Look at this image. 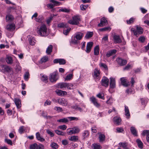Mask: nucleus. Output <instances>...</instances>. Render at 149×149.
<instances>
[{"instance_id":"obj_22","label":"nucleus","mask_w":149,"mask_h":149,"mask_svg":"<svg viewBox=\"0 0 149 149\" xmlns=\"http://www.w3.org/2000/svg\"><path fill=\"white\" fill-rule=\"evenodd\" d=\"M125 115L127 118H129L130 116V114L128 107L126 106H125Z\"/></svg>"},{"instance_id":"obj_58","label":"nucleus","mask_w":149,"mask_h":149,"mask_svg":"<svg viewBox=\"0 0 149 149\" xmlns=\"http://www.w3.org/2000/svg\"><path fill=\"white\" fill-rule=\"evenodd\" d=\"M54 109L58 112H62L63 111L62 108L58 107H55L54 108Z\"/></svg>"},{"instance_id":"obj_46","label":"nucleus","mask_w":149,"mask_h":149,"mask_svg":"<svg viewBox=\"0 0 149 149\" xmlns=\"http://www.w3.org/2000/svg\"><path fill=\"white\" fill-rule=\"evenodd\" d=\"M43 17L42 16H39L38 17L36 18V22L40 23H42V19Z\"/></svg>"},{"instance_id":"obj_39","label":"nucleus","mask_w":149,"mask_h":149,"mask_svg":"<svg viewBox=\"0 0 149 149\" xmlns=\"http://www.w3.org/2000/svg\"><path fill=\"white\" fill-rule=\"evenodd\" d=\"M6 61L8 64H11L13 63V59L12 57L8 56L6 58Z\"/></svg>"},{"instance_id":"obj_41","label":"nucleus","mask_w":149,"mask_h":149,"mask_svg":"<svg viewBox=\"0 0 149 149\" xmlns=\"http://www.w3.org/2000/svg\"><path fill=\"white\" fill-rule=\"evenodd\" d=\"M93 34L92 32H88L85 36V38L86 39L90 38L93 36Z\"/></svg>"},{"instance_id":"obj_37","label":"nucleus","mask_w":149,"mask_h":149,"mask_svg":"<svg viewBox=\"0 0 149 149\" xmlns=\"http://www.w3.org/2000/svg\"><path fill=\"white\" fill-rule=\"evenodd\" d=\"M29 42L30 44L32 45H34L35 43V40L33 37H32L31 36H29Z\"/></svg>"},{"instance_id":"obj_49","label":"nucleus","mask_w":149,"mask_h":149,"mask_svg":"<svg viewBox=\"0 0 149 149\" xmlns=\"http://www.w3.org/2000/svg\"><path fill=\"white\" fill-rule=\"evenodd\" d=\"M48 77L46 76L43 75L42 76L41 80L45 83L47 82Z\"/></svg>"},{"instance_id":"obj_23","label":"nucleus","mask_w":149,"mask_h":149,"mask_svg":"<svg viewBox=\"0 0 149 149\" xmlns=\"http://www.w3.org/2000/svg\"><path fill=\"white\" fill-rule=\"evenodd\" d=\"M142 135L145 136L146 135V139L147 141L149 143V130H144L143 131Z\"/></svg>"},{"instance_id":"obj_6","label":"nucleus","mask_w":149,"mask_h":149,"mask_svg":"<svg viewBox=\"0 0 149 149\" xmlns=\"http://www.w3.org/2000/svg\"><path fill=\"white\" fill-rule=\"evenodd\" d=\"M109 79L106 77H103L101 80V84L102 86L107 87L108 86Z\"/></svg>"},{"instance_id":"obj_53","label":"nucleus","mask_w":149,"mask_h":149,"mask_svg":"<svg viewBox=\"0 0 149 149\" xmlns=\"http://www.w3.org/2000/svg\"><path fill=\"white\" fill-rule=\"evenodd\" d=\"M55 133L59 135H61L62 136H64L65 135V133L60 130H56L55 131Z\"/></svg>"},{"instance_id":"obj_24","label":"nucleus","mask_w":149,"mask_h":149,"mask_svg":"<svg viewBox=\"0 0 149 149\" xmlns=\"http://www.w3.org/2000/svg\"><path fill=\"white\" fill-rule=\"evenodd\" d=\"M113 38L115 42L119 43L121 42V40L120 36L118 35H114L113 36Z\"/></svg>"},{"instance_id":"obj_18","label":"nucleus","mask_w":149,"mask_h":149,"mask_svg":"<svg viewBox=\"0 0 149 149\" xmlns=\"http://www.w3.org/2000/svg\"><path fill=\"white\" fill-rule=\"evenodd\" d=\"M93 42H88L87 43L86 46V50L87 53H89L90 52L93 46Z\"/></svg>"},{"instance_id":"obj_32","label":"nucleus","mask_w":149,"mask_h":149,"mask_svg":"<svg viewBox=\"0 0 149 149\" xmlns=\"http://www.w3.org/2000/svg\"><path fill=\"white\" fill-rule=\"evenodd\" d=\"M130 131L131 133L134 136H137V132L135 127H130Z\"/></svg>"},{"instance_id":"obj_45","label":"nucleus","mask_w":149,"mask_h":149,"mask_svg":"<svg viewBox=\"0 0 149 149\" xmlns=\"http://www.w3.org/2000/svg\"><path fill=\"white\" fill-rule=\"evenodd\" d=\"M105 136L104 134H100L99 136V141L100 142H102L104 140Z\"/></svg>"},{"instance_id":"obj_4","label":"nucleus","mask_w":149,"mask_h":149,"mask_svg":"<svg viewBox=\"0 0 149 149\" xmlns=\"http://www.w3.org/2000/svg\"><path fill=\"white\" fill-rule=\"evenodd\" d=\"M81 19L79 16H74L72 17V19L69 20L68 22L72 25H78L79 24V22Z\"/></svg>"},{"instance_id":"obj_62","label":"nucleus","mask_w":149,"mask_h":149,"mask_svg":"<svg viewBox=\"0 0 149 149\" xmlns=\"http://www.w3.org/2000/svg\"><path fill=\"white\" fill-rule=\"evenodd\" d=\"M52 102L49 100H47L45 102L44 106H46L48 105H50Z\"/></svg>"},{"instance_id":"obj_33","label":"nucleus","mask_w":149,"mask_h":149,"mask_svg":"<svg viewBox=\"0 0 149 149\" xmlns=\"http://www.w3.org/2000/svg\"><path fill=\"white\" fill-rule=\"evenodd\" d=\"M91 147L93 149H101L102 148L100 144L96 143L93 144Z\"/></svg>"},{"instance_id":"obj_9","label":"nucleus","mask_w":149,"mask_h":149,"mask_svg":"<svg viewBox=\"0 0 149 149\" xmlns=\"http://www.w3.org/2000/svg\"><path fill=\"white\" fill-rule=\"evenodd\" d=\"M90 100L94 105L97 108H99L100 107V104L98 102L97 99L94 97H90Z\"/></svg>"},{"instance_id":"obj_7","label":"nucleus","mask_w":149,"mask_h":149,"mask_svg":"<svg viewBox=\"0 0 149 149\" xmlns=\"http://www.w3.org/2000/svg\"><path fill=\"white\" fill-rule=\"evenodd\" d=\"M49 78L50 81L52 82L56 81L58 79L57 77L56 72H54L53 73L50 74Z\"/></svg>"},{"instance_id":"obj_27","label":"nucleus","mask_w":149,"mask_h":149,"mask_svg":"<svg viewBox=\"0 0 149 149\" xmlns=\"http://www.w3.org/2000/svg\"><path fill=\"white\" fill-rule=\"evenodd\" d=\"M36 138L38 140L41 142H43L45 141V139L42 137L39 132H38L36 134Z\"/></svg>"},{"instance_id":"obj_31","label":"nucleus","mask_w":149,"mask_h":149,"mask_svg":"<svg viewBox=\"0 0 149 149\" xmlns=\"http://www.w3.org/2000/svg\"><path fill=\"white\" fill-rule=\"evenodd\" d=\"M49 60V58L47 56H45L42 57L40 61V63H42L47 61Z\"/></svg>"},{"instance_id":"obj_12","label":"nucleus","mask_w":149,"mask_h":149,"mask_svg":"<svg viewBox=\"0 0 149 149\" xmlns=\"http://www.w3.org/2000/svg\"><path fill=\"white\" fill-rule=\"evenodd\" d=\"M116 61L121 66L124 65L127 63V61L126 60L120 58H117L116 59Z\"/></svg>"},{"instance_id":"obj_28","label":"nucleus","mask_w":149,"mask_h":149,"mask_svg":"<svg viewBox=\"0 0 149 149\" xmlns=\"http://www.w3.org/2000/svg\"><path fill=\"white\" fill-rule=\"evenodd\" d=\"M6 19L7 22H10L13 21V18L12 15H8L6 17Z\"/></svg>"},{"instance_id":"obj_30","label":"nucleus","mask_w":149,"mask_h":149,"mask_svg":"<svg viewBox=\"0 0 149 149\" xmlns=\"http://www.w3.org/2000/svg\"><path fill=\"white\" fill-rule=\"evenodd\" d=\"M3 68L4 71L7 72H10L12 70L10 67L7 65H3Z\"/></svg>"},{"instance_id":"obj_21","label":"nucleus","mask_w":149,"mask_h":149,"mask_svg":"<svg viewBox=\"0 0 149 149\" xmlns=\"http://www.w3.org/2000/svg\"><path fill=\"white\" fill-rule=\"evenodd\" d=\"M116 52V50L115 49H112L108 51L106 54V56L109 57L115 54Z\"/></svg>"},{"instance_id":"obj_64","label":"nucleus","mask_w":149,"mask_h":149,"mask_svg":"<svg viewBox=\"0 0 149 149\" xmlns=\"http://www.w3.org/2000/svg\"><path fill=\"white\" fill-rule=\"evenodd\" d=\"M130 82L131 84V86L132 87H133L134 86V85L135 83V81L134 79V78L132 77L131 78V81H130Z\"/></svg>"},{"instance_id":"obj_5","label":"nucleus","mask_w":149,"mask_h":149,"mask_svg":"<svg viewBox=\"0 0 149 149\" xmlns=\"http://www.w3.org/2000/svg\"><path fill=\"white\" fill-rule=\"evenodd\" d=\"M136 29L132 28L131 31L133 32L134 35L138 36V35L142 34L143 31V29L141 27L138 26H136Z\"/></svg>"},{"instance_id":"obj_57","label":"nucleus","mask_w":149,"mask_h":149,"mask_svg":"<svg viewBox=\"0 0 149 149\" xmlns=\"http://www.w3.org/2000/svg\"><path fill=\"white\" fill-rule=\"evenodd\" d=\"M70 28H68L66 29H64L63 31V34L66 35H68V33L69 32H70Z\"/></svg>"},{"instance_id":"obj_15","label":"nucleus","mask_w":149,"mask_h":149,"mask_svg":"<svg viewBox=\"0 0 149 149\" xmlns=\"http://www.w3.org/2000/svg\"><path fill=\"white\" fill-rule=\"evenodd\" d=\"M110 87L112 88H114L116 87V82L115 79L113 77L110 78Z\"/></svg>"},{"instance_id":"obj_47","label":"nucleus","mask_w":149,"mask_h":149,"mask_svg":"<svg viewBox=\"0 0 149 149\" xmlns=\"http://www.w3.org/2000/svg\"><path fill=\"white\" fill-rule=\"evenodd\" d=\"M73 75L72 74H70L68 75L65 79V81L70 80L72 78Z\"/></svg>"},{"instance_id":"obj_17","label":"nucleus","mask_w":149,"mask_h":149,"mask_svg":"<svg viewBox=\"0 0 149 149\" xmlns=\"http://www.w3.org/2000/svg\"><path fill=\"white\" fill-rule=\"evenodd\" d=\"M54 63H59L60 65L64 64L66 63L65 60L63 59H55L53 61Z\"/></svg>"},{"instance_id":"obj_2","label":"nucleus","mask_w":149,"mask_h":149,"mask_svg":"<svg viewBox=\"0 0 149 149\" xmlns=\"http://www.w3.org/2000/svg\"><path fill=\"white\" fill-rule=\"evenodd\" d=\"M58 86L61 89L63 90H65L66 88L71 90L74 88V85L70 83L62 82L58 84Z\"/></svg>"},{"instance_id":"obj_25","label":"nucleus","mask_w":149,"mask_h":149,"mask_svg":"<svg viewBox=\"0 0 149 149\" xmlns=\"http://www.w3.org/2000/svg\"><path fill=\"white\" fill-rule=\"evenodd\" d=\"M100 72V70L95 68L94 71V77L97 79L99 78Z\"/></svg>"},{"instance_id":"obj_3","label":"nucleus","mask_w":149,"mask_h":149,"mask_svg":"<svg viewBox=\"0 0 149 149\" xmlns=\"http://www.w3.org/2000/svg\"><path fill=\"white\" fill-rule=\"evenodd\" d=\"M84 36V34L80 32H76L74 35V38L72 39L71 42L74 44H77V41L81 40Z\"/></svg>"},{"instance_id":"obj_19","label":"nucleus","mask_w":149,"mask_h":149,"mask_svg":"<svg viewBox=\"0 0 149 149\" xmlns=\"http://www.w3.org/2000/svg\"><path fill=\"white\" fill-rule=\"evenodd\" d=\"M14 102L18 109H19L21 107V101L20 99L18 98H15Z\"/></svg>"},{"instance_id":"obj_56","label":"nucleus","mask_w":149,"mask_h":149,"mask_svg":"<svg viewBox=\"0 0 149 149\" xmlns=\"http://www.w3.org/2000/svg\"><path fill=\"white\" fill-rule=\"evenodd\" d=\"M29 76V73L28 72H26L24 76V79L25 80L27 81Z\"/></svg>"},{"instance_id":"obj_38","label":"nucleus","mask_w":149,"mask_h":149,"mask_svg":"<svg viewBox=\"0 0 149 149\" xmlns=\"http://www.w3.org/2000/svg\"><path fill=\"white\" fill-rule=\"evenodd\" d=\"M99 48L98 45L96 46L94 49V54L97 55L99 54Z\"/></svg>"},{"instance_id":"obj_8","label":"nucleus","mask_w":149,"mask_h":149,"mask_svg":"<svg viewBox=\"0 0 149 149\" xmlns=\"http://www.w3.org/2000/svg\"><path fill=\"white\" fill-rule=\"evenodd\" d=\"M107 21L104 17H102L100 20V22L98 24L97 26L98 27H102L106 25L107 24Z\"/></svg>"},{"instance_id":"obj_61","label":"nucleus","mask_w":149,"mask_h":149,"mask_svg":"<svg viewBox=\"0 0 149 149\" xmlns=\"http://www.w3.org/2000/svg\"><path fill=\"white\" fill-rule=\"evenodd\" d=\"M47 133L49 134L51 136L53 137L54 136V134L49 130H46Z\"/></svg>"},{"instance_id":"obj_44","label":"nucleus","mask_w":149,"mask_h":149,"mask_svg":"<svg viewBox=\"0 0 149 149\" xmlns=\"http://www.w3.org/2000/svg\"><path fill=\"white\" fill-rule=\"evenodd\" d=\"M111 28L110 27H106L99 29V30L101 31H111Z\"/></svg>"},{"instance_id":"obj_16","label":"nucleus","mask_w":149,"mask_h":149,"mask_svg":"<svg viewBox=\"0 0 149 149\" xmlns=\"http://www.w3.org/2000/svg\"><path fill=\"white\" fill-rule=\"evenodd\" d=\"M6 29L8 31H13L15 29V24L14 23L9 24L6 26Z\"/></svg>"},{"instance_id":"obj_10","label":"nucleus","mask_w":149,"mask_h":149,"mask_svg":"<svg viewBox=\"0 0 149 149\" xmlns=\"http://www.w3.org/2000/svg\"><path fill=\"white\" fill-rule=\"evenodd\" d=\"M58 103L64 106H66L68 105V102L66 99L64 98H60L58 99Z\"/></svg>"},{"instance_id":"obj_13","label":"nucleus","mask_w":149,"mask_h":149,"mask_svg":"<svg viewBox=\"0 0 149 149\" xmlns=\"http://www.w3.org/2000/svg\"><path fill=\"white\" fill-rule=\"evenodd\" d=\"M120 81L121 84L125 87H127L130 85V82L127 81L126 79L124 77L121 78Z\"/></svg>"},{"instance_id":"obj_50","label":"nucleus","mask_w":149,"mask_h":149,"mask_svg":"<svg viewBox=\"0 0 149 149\" xmlns=\"http://www.w3.org/2000/svg\"><path fill=\"white\" fill-rule=\"evenodd\" d=\"M51 146L52 148L54 149H57L58 148V146L57 144L55 143H53L51 144Z\"/></svg>"},{"instance_id":"obj_34","label":"nucleus","mask_w":149,"mask_h":149,"mask_svg":"<svg viewBox=\"0 0 149 149\" xmlns=\"http://www.w3.org/2000/svg\"><path fill=\"white\" fill-rule=\"evenodd\" d=\"M89 134V133L88 130H85L82 133V137L83 139H84L88 137Z\"/></svg>"},{"instance_id":"obj_20","label":"nucleus","mask_w":149,"mask_h":149,"mask_svg":"<svg viewBox=\"0 0 149 149\" xmlns=\"http://www.w3.org/2000/svg\"><path fill=\"white\" fill-rule=\"evenodd\" d=\"M121 120L120 118L116 116L113 118V121L117 125H120Z\"/></svg>"},{"instance_id":"obj_36","label":"nucleus","mask_w":149,"mask_h":149,"mask_svg":"<svg viewBox=\"0 0 149 149\" xmlns=\"http://www.w3.org/2000/svg\"><path fill=\"white\" fill-rule=\"evenodd\" d=\"M70 141H76L78 140V137L77 136H71L69 138Z\"/></svg>"},{"instance_id":"obj_35","label":"nucleus","mask_w":149,"mask_h":149,"mask_svg":"<svg viewBox=\"0 0 149 149\" xmlns=\"http://www.w3.org/2000/svg\"><path fill=\"white\" fill-rule=\"evenodd\" d=\"M136 141L138 147L141 149L143 148V144L142 142L139 139H137Z\"/></svg>"},{"instance_id":"obj_40","label":"nucleus","mask_w":149,"mask_h":149,"mask_svg":"<svg viewBox=\"0 0 149 149\" xmlns=\"http://www.w3.org/2000/svg\"><path fill=\"white\" fill-rule=\"evenodd\" d=\"M68 117L67 118H64L58 120L57 121L58 122L66 123L68 122L69 120L68 119Z\"/></svg>"},{"instance_id":"obj_60","label":"nucleus","mask_w":149,"mask_h":149,"mask_svg":"<svg viewBox=\"0 0 149 149\" xmlns=\"http://www.w3.org/2000/svg\"><path fill=\"white\" fill-rule=\"evenodd\" d=\"M67 134H74L73 132V129L72 128H70V129H68L67 130Z\"/></svg>"},{"instance_id":"obj_55","label":"nucleus","mask_w":149,"mask_h":149,"mask_svg":"<svg viewBox=\"0 0 149 149\" xmlns=\"http://www.w3.org/2000/svg\"><path fill=\"white\" fill-rule=\"evenodd\" d=\"M134 18H131L129 20H127V22L128 24H130L131 23H133L134 21Z\"/></svg>"},{"instance_id":"obj_11","label":"nucleus","mask_w":149,"mask_h":149,"mask_svg":"<svg viewBox=\"0 0 149 149\" xmlns=\"http://www.w3.org/2000/svg\"><path fill=\"white\" fill-rule=\"evenodd\" d=\"M50 1L53 3V4L48 3L47 5V7L50 8H52L55 6L58 5V2L54 0H51Z\"/></svg>"},{"instance_id":"obj_52","label":"nucleus","mask_w":149,"mask_h":149,"mask_svg":"<svg viewBox=\"0 0 149 149\" xmlns=\"http://www.w3.org/2000/svg\"><path fill=\"white\" fill-rule=\"evenodd\" d=\"M119 145L124 149L127 147V144L126 143L120 142L119 143Z\"/></svg>"},{"instance_id":"obj_48","label":"nucleus","mask_w":149,"mask_h":149,"mask_svg":"<svg viewBox=\"0 0 149 149\" xmlns=\"http://www.w3.org/2000/svg\"><path fill=\"white\" fill-rule=\"evenodd\" d=\"M59 12H63L68 13L70 11L69 9L65 8H62L59 9Z\"/></svg>"},{"instance_id":"obj_63","label":"nucleus","mask_w":149,"mask_h":149,"mask_svg":"<svg viewBox=\"0 0 149 149\" xmlns=\"http://www.w3.org/2000/svg\"><path fill=\"white\" fill-rule=\"evenodd\" d=\"M67 127V126L65 125H60V126H58V128L62 130H65L66 129Z\"/></svg>"},{"instance_id":"obj_1","label":"nucleus","mask_w":149,"mask_h":149,"mask_svg":"<svg viewBox=\"0 0 149 149\" xmlns=\"http://www.w3.org/2000/svg\"><path fill=\"white\" fill-rule=\"evenodd\" d=\"M37 32L39 35L42 36H46L49 34V33L47 31V29L44 24L38 27Z\"/></svg>"},{"instance_id":"obj_29","label":"nucleus","mask_w":149,"mask_h":149,"mask_svg":"<svg viewBox=\"0 0 149 149\" xmlns=\"http://www.w3.org/2000/svg\"><path fill=\"white\" fill-rule=\"evenodd\" d=\"M68 25L65 23H60L57 24V27L60 28H67Z\"/></svg>"},{"instance_id":"obj_14","label":"nucleus","mask_w":149,"mask_h":149,"mask_svg":"<svg viewBox=\"0 0 149 149\" xmlns=\"http://www.w3.org/2000/svg\"><path fill=\"white\" fill-rule=\"evenodd\" d=\"M55 92L58 95L60 96L66 95L67 94L66 91L59 89H56Z\"/></svg>"},{"instance_id":"obj_42","label":"nucleus","mask_w":149,"mask_h":149,"mask_svg":"<svg viewBox=\"0 0 149 149\" xmlns=\"http://www.w3.org/2000/svg\"><path fill=\"white\" fill-rule=\"evenodd\" d=\"M96 96L99 98L102 99V100L104 99V94L102 92L99 93L97 94Z\"/></svg>"},{"instance_id":"obj_26","label":"nucleus","mask_w":149,"mask_h":149,"mask_svg":"<svg viewBox=\"0 0 149 149\" xmlns=\"http://www.w3.org/2000/svg\"><path fill=\"white\" fill-rule=\"evenodd\" d=\"M53 46L52 45H49L47 49L46 52L48 55H50L52 52Z\"/></svg>"},{"instance_id":"obj_59","label":"nucleus","mask_w":149,"mask_h":149,"mask_svg":"<svg viewBox=\"0 0 149 149\" xmlns=\"http://www.w3.org/2000/svg\"><path fill=\"white\" fill-rule=\"evenodd\" d=\"M37 144L35 143L31 145L30 146V149H37Z\"/></svg>"},{"instance_id":"obj_51","label":"nucleus","mask_w":149,"mask_h":149,"mask_svg":"<svg viewBox=\"0 0 149 149\" xmlns=\"http://www.w3.org/2000/svg\"><path fill=\"white\" fill-rule=\"evenodd\" d=\"M99 65L100 67L104 68L106 70L108 69V67L105 64L102 63H100Z\"/></svg>"},{"instance_id":"obj_43","label":"nucleus","mask_w":149,"mask_h":149,"mask_svg":"<svg viewBox=\"0 0 149 149\" xmlns=\"http://www.w3.org/2000/svg\"><path fill=\"white\" fill-rule=\"evenodd\" d=\"M72 129L74 134L78 133L80 131L79 129L77 127H75L72 128Z\"/></svg>"},{"instance_id":"obj_54","label":"nucleus","mask_w":149,"mask_h":149,"mask_svg":"<svg viewBox=\"0 0 149 149\" xmlns=\"http://www.w3.org/2000/svg\"><path fill=\"white\" fill-rule=\"evenodd\" d=\"M68 118L69 119L70 121L74 120L77 121L79 120L78 118L74 117H68Z\"/></svg>"}]
</instances>
